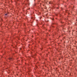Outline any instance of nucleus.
I'll return each mask as SVG.
<instances>
[{"label":"nucleus","mask_w":77,"mask_h":77,"mask_svg":"<svg viewBox=\"0 0 77 77\" xmlns=\"http://www.w3.org/2000/svg\"><path fill=\"white\" fill-rule=\"evenodd\" d=\"M8 15V14H5V15Z\"/></svg>","instance_id":"obj_2"},{"label":"nucleus","mask_w":77,"mask_h":77,"mask_svg":"<svg viewBox=\"0 0 77 77\" xmlns=\"http://www.w3.org/2000/svg\"><path fill=\"white\" fill-rule=\"evenodd\" d=\"M9 60H12V58H9Z\"/></svg>","instance_id":"obj_1"},{"label":"nucleus","mask_w":77,"mask_h":77,"mask_svg":"<svg viewBox=\"0 0 77 77\" xmlns=\"http://www.w3.org/2000/svg\"><path fill=\"white\" fill-rule=\"evenodd\" d=\"M57 9H59V8H57Z\"/></svg>","instance_id":"obj_3"}]
</instances>
